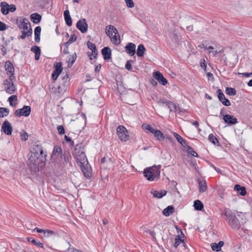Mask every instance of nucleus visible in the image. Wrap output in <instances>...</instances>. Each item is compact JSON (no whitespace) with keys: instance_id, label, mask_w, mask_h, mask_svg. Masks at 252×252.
Returning <instances> with one entry per match:
<instances>
[{"instance_id":"obj_1","label":"nucleus","mask_w":252,"mask_h":252,"mask_svg":"<svg viewBox=\"0 0 252 252\" xmlns=\"http://www.w3.org/2000/svg\"><path fill=\"white\" fill-rule=\"evenodd\" d=\"M46 153H44L41 145L34 144L31 150V155L29 158V166L31 169L33 166L35 170L39 171L40 168L45 165Z\"/></svg>"},{"instance_id":"obj_2","label":"nucleus","mask_w":252,"mask_h":252,"mask_svg":"<svg viewBox=\"0 0 252 252\" xmlns=\"http://www.w3.org/2000/svg\"><path fill=\"white\" fill-rule=\"evenodd\" d=\"M160 168L154 165L144 169V176L149 181L157 180L160 178Z\"/></svg>"},{"instance_id":"obj_3","label":"nucleus","mask_w":252,"mask_h":252,"mask_svg":"<svg viewBox=\"0 0 252 252\" xmlns=\"http://www.w3.org/2000/svg\"><path fill=\"white\" fill-rule=\"evenodd\" d=\"M225 216L226 217V220L228 222L230 226L236 230H238L240 227V223L236 216L229 209L226 210L225 211Z\"/></svg>"},{"instance_id":"obj_4","label":"nucleus","mask_w":252,"mask_h":252,"mask_svg":"<svg viewBox=\"0 0 252 252\" xmlns=\"http://www.w3.org/2000/svg\"><path fill=\"white\" fill-rule=\"evenodd\" d=\"M63 156V153L62 148L60 146H55L51 156L52 162L54 164L60 162L59 160L62 159Z\"/></svg>"},{"instance_id":"obj_5","label":"nucleus","mask_w":252,"mask_h":252,"mask_svg":"<svg viewBox=\"0 0 252 252\" xmlns=\"http://www.w3.org/2000/svg\"><path fill=\"white\" fill-rule=\"evenodd\" d=\"M16 24L18 27L22 31H26L31 27V25L29 20L24 17L20 16L17 17Z\"/></svg>"},{"instance_id":"obj_6","label":"nucleus","mask_w":252,"mask_h":252,"mask_svg":"<svg viewBox=\"0 0 252 252\" xmlns=\"http://www.w3.org/2000/svg\"><path fill=\"white\" fill-rule=\"evenodd\" d=\"M15 79L14 75L9 76L8 79H5L3 82L4 89L6 92L9 94H12L15 91V87L12 80Z\"/></svg>"},{"instance_id":"obj_7","label":"nucleus","mask_w":252,"mask_h":252,"mask_svg":"<svg viewBox=\"0 0 252 252\" xmlns=\"http://www.w3.org/2000/svg\"><path fill=\"white\" fill-rule=\"evenodd\" d=\"M117 134L122 141H126L129 137L128 132L126 128L120 125L117 128Z\"/></svg>"},{"instance_id":"obj_8","label":"nucleus","mask_w":252,"mask_h":252,"mask_svg":"<svg viewBox=\"0 0 252 252\" xmlns=\"http://www.w3.org/2000/svg\"><path fill=\"white\" fill-rule=\"evenodd\" d=\"M71 156L69 153H63V156L62 159L59 160L60 162L55 163V164H57L59 167L63 168L64 167L67 163H69L70 165L71 163Z\"/></svg>"},{"instance_id":"obj_9","label":"nucleus","mask_w":252,"mask_h":252,"mask_svg":"<svg viewBox=\"0 0 252 252\" xmlns=\"http://www.w3.org/2000/svg\"><path fill=\"white\" fill-rule=\"evenodd\" d=\"M31 108L30 106L25 105L22 108L18 109L15 111V115L16 117H28L30 115Z\"/></svg>"},{"instance_id":"obj_10","label":"nucleus","mask_w":252,"mask_h":252,"mask_svg":"<svg viewBox=\"0 0 252 252\" xmlns=\"http://www.w3.org/2000/svg\"><path fill=\"white\" fill-rule=\"evenodd\" d=\"M69 84V76L66 73L65 75L62 77V80L58 87V90L60 92L66 91Z\"/></svg>"},{"instance_id":"obj_11","label":"nucleus","mask_w":252,"mask_h":252,"mask_svg":"<svg viewBox=\"0 0 252 252\" xmlns=\"http://www.w3.org/2000/svg\"><path fill=\"white\" fill-rule=\"evenodd\" d=\"M79 166L85 177L90 178L92 176V170L90 166L89 165L88 161L85 162L84 165H80Z\"/></svg>"},{"instance_id":"obj_12","label":"nucleus","mask_w":252,"mask_h":252,"mask_svg":"<svg viewBox=\"0 0 252 252\" xmlns=\"http://www.w3.org/2000/svg\"><path fill=\"white\" fill-rule=\"evenodd\" d=\"M217 94L219 100L223 105L226 106H229L231 105L230 102L225 97L224 94L220 89H218L217 91Z\"/></svg>"},{"instance_id":"obj_13","label":"nucleus","mask_w":252,"mask_h":252,"mask_svg":"<svg viewBox=\"0 0 252 252\" xmlns=\"http://www.w3.org/2000/svg\"><path fill=\"white\" fill-rule=\"evenodd\" d=\"M55 70L53 71L52 74V77L53 80H56L58 78V76L62 72L63 68L62 67V63L58 62L56 63L54 65Z\"/></svg>"},{"instance_id":"obj_14","label":"nucleus","mask_w":252,"mask_h":252,"mask_svg":"<svg viewBox=\"0 0 252 252\" xmlns=\"http://www.w3.org/2000/svg\"><path fill=\"white\" fill-rule=\"evenodd\" d=\"M76 27L81 32H86L88 30V24L86 19L79 20L76 24Z\"/></svg>"},{"instance_id":"obj_15","label":"nucleus","mask_w":252,"mask_h":252,"mask_svg":"<svg viewBox=\"0 0 252 252\" xmlns=\"http://www.w3.org/2000/svg\"><path fill=\"white\" fill-rule=\"evenodd\" d=\"M73 156L75 158L78 166L80 165H84L85 162H88L86 154L78 155L76 153H73Z\"/></svg>"},{"instance_id":"obj_16","label":"nucleus","mask_w":252,"mask_h":252,"mask_svg":"<svg viewBox=\"0 0 252 252\" xmlns=\"http://www.w3.org/2000/svg\"><path fill=\"white\" fill-rule=\"evenodd\" d=\"M222 119L224 123L229 125H234L238 123L237 119L233 115L225 114Z\"/></svg>"},{"instance_id":"obj_17","label":"nucleus","mask_w":252,"mask_h":252,"mask_svg":"<svg viewBox=\"0 0 252 252\" xmlns=\"http://www.w3.org/2000/svg\"><path fill=\"white\" fill-rule=\"evenodd\" d=\"M153 77L158 80L161 85L165 86L167 84V79L164 77L163 75L159 71H157L154 73Z\"/></svg>"},{"instance_id":"obj_18","label":"nucleus","mask_w":252,"mask_h":252,"mask_svg":"<svg viewBox=\"0 0 252 252\" xmlns=\"http://www.w3.org/2000/svg\"><path fill=\"white\" fill-rule=\"evenodd\" d=\"M2 130L7 135H10L12 132V127L10 123L7 120L5 121L2 125Z\"/></svg>"},{"instance_id":"obj_19","label":"nucleus","mask_w":252,"mask_h":252,"mask_svg":"<svg viewBox=\"0 0 252 252\" xmlns=\"http://www.w3.org/2000/svg\"><path fill=\"white\" fill-rule=\"evenodd\" d=\"M126 53L130 56H133L136 52V46L133 43H128L125 47Z\"/></svg>"},{"instance_id":"obj_20","label":"nucleus","mask_w":252,"mask_h":252,"mask_svg":"<svg viewBox=\"0 0 252 252\" xmlns=\"http://www.w3.org/2000/svg\"><path fill=\"white\" fill-rule=\"evenodd\" d=\"M101 53L105 60H108L111 58V50L108 47H105L101 50Z\"/></svg>"},{"instance_id":"obj_21","label":"nucleus","mask_w":252,"mask_h":252,"mask_svg":"<svg viewBox=\"0 0 252 252\" xmlns=\"http://www.w3.org/2000/svg\"><path fill=\"white\" fill-rule=\"evenodd\" d=\"M113 32L114 34H118V31L117 29L112 25H109L106 26L105 29V33L107 36L111 37L113 35Z\"/></svg>"},{"instance_id":"obj_22","label":"nucleus","mask_w":252,"mask_h":252,"mask_svg":"<svg viewBox=\"0 0 252 252\" xmlns=\"http://www.w3.org/2000/svg\"><path fill=\"white\" fill-rule=\"evenodd\" d=\"M5 69L7 71V73H10V75H14V68L11 62L7 61L5 63Z\"/></svg>"},{"instance_id":"obj_23","label":"nucleus","mask_w":252,"mask_h":252,"mask_svg":"<svg viewBox=\"0 0 252 252\" xmlns=\"http://www.w3.org/2000/svg\"><path fill=\"white\" fill-rule=\"evenodd\" d=\"M151 193L152 194L155 198H161L166 194L167 191L165 190H162L160 191H158L154 189H152L151 190Z\"/></svg>"},{"instance_id":"obj_24","label":"nucleus","mask_w":252,"mask_h":252,"mask_svg":"<svg viewBox=\"0 0 252 252\" xmlns=\"http://www.w3.org/2000/svg\"><path fill=\"white\" fill-rule=\"evenodd\" d=\"M63 15L66 24L68 26H71L72 25V22L69 10L68 9L65 10L64 11Z\"/></svg>"},{"instance_id":"obj_25","label":"nucleus","mask_w":252,"mask_h":252,"mask_svg":"<svg viewBox=\"0 0 252 252\" xmlns=\"http://www.w3.org/2000/svg\"><path fill=\"white\" fill-rule=\"evenodd\" d=\"M41 16L37 13H34L30 15L31 20L34 24L39 23L41 20Z\"/></svg>"},{"instance_id":"obj_26","label":"nucleus","mask_w":252,"mask_h":252,"mask_svg":"<svg viewBox=\"0 0 252 252\" xmlns=\"http://www.w3.org/2000/svg\"><path fill=\"white\" fill-rule=\"evenodd\" d=\"M198 183L199 186V191L200 192H203L206 191L207 188V183L205 180H198Z\"/></svg>"},{"instance_id":"obj_27","label":"nucleus","mask_w":252,"mask_h":252,"mask_svg":"<svg viewBox=\"0 0 252 252\" xmlns=\"http://www.w3.org/2000/svg\"><path fill=\"white\" fill-rule=\"evenodd\" d=\"M73 153H76L78 155L85 154L82 144H76Z\"/></svg>"},{"instance_id":"obj_28","label":"nucleus","mask_w":252,"mask_h":252,"mask_svg":"<svg viewBox=\"0 0 252 252\" xmlns=\"http://www.w3.org/2000/svg\"><path fill=\"white\" fill-rule=\"evenodd\" d=\"M223 245L224 242L223 241H220L218 244L215 243H212L211 246L213 251L218 252L220 251L221 248Z\"/></svg>"},{"instance_id":"obj_29","label":"nucleus","mask_w":252,"mask_h":252,"mask_svg":"<svg viewBox=\"0 0 252 252\" xmlns=\"http://www.w3.org/2000/svg\"><path fill=\"white\" fill-rule=\"evenodd\" d=\"M21 32L22 34L19 37V39L21 38L22 39H25L26 37H28L31 36L32 33V27L29 28V29L28 30L22 31Z\"/></svg>"},{"instance_id":"obj_30","label":"nucleus","mask_w":252,"mask_h":252,"mask_svg":"<svg viewBox=\"0 0 252 252\" xmlns=\"http://www.w3.org/2000/svg\"><path fill=\"white\" fill-rule=\"evenodd\" d=\"M174 211V208L173 206L170 205L165 208L162 212L163 215L165 216H169L173 213Z\"/></svg>"},{"instance_id":"obj_31","label":"nucleus","mask_w":252,"mask_h":252,"mask_svg":"<svg viewBox=\"0 0 252 252\" xmlns=\"http://www.w3.org/2000/svg\"><path fill=\"white\" fill-rule=\"evenodd\" d=\"M234 189L242 196L246 194L247 191L244 187L241 186L239 185H236L234 187Z\"/></svg>"},{"instance_id":"obj_32","label":"nucleus","mask_w":252,"mask_h":252,"mask_svg":"<svg viewBox=\"0 0 252 252\" xmlns=\"http://www.w3.org/2000/svg\"><path fill=\"white\" fill-rule=\"evenodd\" d=\"M153 133L154 134L155 137L158 141H163L164 139V136L162 133L158 129H155Z\"/></svg>"},{"instance_id":"obj_33","label":"nucleus","mask_w":252,"mask_h":252,"mask_svg":"<svg viewBox=\"0 0 252 252\" xmlns=\"http://www.w3.org/2000/svg\"><path fill=\"white\" fill-rule=\"evenodd\" d=\"M146 49L142 44H140L138 46L136 54L139 57H142L144 56Z\"/></svg>"},{"instance_id":"obj_34","label":"nucleus","mask_w":252,"mask_h":252,"mask_svg":"<svg viewBox=\"0 0 252 252\" xmlns=\"http://www.w3.org/2000/svg\"><path fill=\"white\" fill-rule=\"evenodd\" d=\"M193 206L195 210L197 211H201L203 209L204 205L201 201L199 200H196L194 202Z\"/></svg>"},{"instance_id":"obj_35","label":"nucleus","mask_w":252,"mask_h":252,"mask_svg":"<svg viewBox=\"0 0 252 252\" xmlns=\"http://www.w3.org/2000/svg\"><path fill=\"white\" fill-rule=\"evenodd\" d=\"M43 235L45 237H49L51 236H58V233L51 230H44Z\"/></svg>"},{"instance_id":"obj_36","label":"nucleus","mask_w":252,"mask_h":252,"mask_svg":"<svg viewBox=\"0 0 252 252\" xmlns=\"http://www.w3.org/2000/svg\"><path fill=\"white\" fill-rule=\"evenodd\" d=\"M27 239L29 242H31L32 244L36 246L37 247L41 248H43V247H44L43 244L42 243H41L39 241L36 240L31 237V238L28 237L27 238Z\"/></svg>"},{"instance_id":"obj_37","label":"nucleus","mask_w":252,"mask_h":252,"mask_svg":"<svg viewBox=\"0 0 252 252\" xmlns=\"http://www.w3.org/2000/svg\"><path fill=\"white\" fill-rule=\"evenodd\" d=\"M209 139L211 143L214 144L215 145L219 146L220 145L219 140L217 139L216 137H215L213 134H210L209 135Z\"/></svg>"},{"instance_id":"obj_38","label":"nucleus","mask_w":252,"mask_h":252,"mask_svg":"<svg viewBox=\"0 0 252 252\" xmlns=\"http://www.w3.org/2000/svg\"><path fill=\"white\" fill-rule=\"evenodd\" d=\"M110 38L111 39L112 42L116 45H119L121 42L120 36L118 34V33L117 34H115L114 36L112 35Z\"/></svg>"},{"instance_id":"obj_39","label":"nucleus","mask_w":252,"mask_h":252,"mask_svg":"<svg viewBox=\"0 0 252 252\" xmlns=\"http://www.w3.org/2000/svg\"><path fill=\"white\" fill-rule=\"evenodd\" d=\"M77 58V55L75 53L73 54L69 58L68 61H67L68 63H69L68 65V67H71L75 61H76Z\"/></svg>"},{"instance_id":"obj_40","label":"nucleus","mask_w":252,"mask_h":252,"mask_svg":"<svg viewBox=\"0 0 252 252\" xmlns=\"http://www.w3.org/2000/svg\"><path fill=\"white\" fill-rule=\"evenodd\" d=\"M16 9V7L14 4H10L9 6V9L8 10H5L4 8H3L2 10V14L4 15H6L9 13V12H13Z\"/></svg>"},{"instance_id":"obj_41","label":"nucleus","mask_w":252,"mask_h":252,"mask_svg":"<svg viewBox=\"0 0 252 252\" xmlns=\"http://www.w3.org/2000/svg\"><path fill=\"white\" fill-rule=\"evenodd\" d=\"M9 110L8 109L4 107H0V117H4L8 116Z\"/></svg>"},{"instance_id":"obj_42","label":"nucleus","mask_w":252,"mask_h":252,"mask_svg":"<svg viewBox=\"0 0 252 252\" xmlns=\"http://www.w3.org/2000/svg\"><path fill=\"white\" fill-rule=\"evenodd\" d=\"M175 242L174 244V247L175 248H177L181 243H184V239H182L179 235H177L175 237Z\"/></svg>"},{"instance_id":"obj_43","label":"nucleus","mask_w":252,"mask_h":252,"mask_svg":"<svg viewBox=\"0 0 252 252\" xmlns=\"http://www.w3.org/2000/svg\"><path fill=\"white\" fill-rule=\"evenodd\" d=\"M17 100V96L16 95H12L8 98V101L10 103V105L12 107L15 106L16 105L17 103L16 102L14 103L13 102L16 101Z\"/></svg>"},{"instance_id":"obj_44","label":"nucleus","mask_w":252,"mask_h":252,"mask_svg":"<svg viewBox=\"0 0 252 252\" xmlns=\"http://www.w3.org/2000/svg\"><path fill=\"white\" fill-rule=\"evenodd\" d=\"M142 128L144 130H148L150 132L153 133L155 129L152 126L147 123H144L142 125Z\"/></svg>"},{"instance_id":"obj_45","label":"nucleus","mask_w":252,"mask_h":252,"mask_svg":"<svg viewBox=\"0 0 252 252\" xmlns=\"http://www.w3.org/2000/svg\"><path fill=\"white\" fill-rule=\"evenodd\" d=\"M225 93L228 95L233 96L236 94V91L234 88L227 87L225 89Z\"/></svg>"},{"instance_id":"obj_46","label":"nucleus","mask_w":252,"mask_h":252,"mask_svg":"<svg viewBox=\"0 0 252 252\" xmlns=\"http://www.w3.org/2000/svg\"><path fill=\"white\" fill-rule=\"evenodd\" d=\"M187 152L189 154H190L192 156L195 157H198V155L197 153L194 151V150L190 147H188V149H187Z\"/></svg>"},{"instance_id":"obj_47","label":"nucleus","mask_w":252,"mask_h":252,"mask_svg":"<svg viewBox=\"0 0 252 252\" xmlns=\"http://www.w3.org/2000/svg\"><path fill=\"white\" fill-rule=\"evenodd\" d=\"M167 106L169 109H170V111L173 110L176 111L177 106L174 102L170 101L169 102H167Z\"/></svg>"},{"instance_id":"obj_48","label":"nucleus","mask_w":252,"mask_h":252,"mask_svg":"<svg viewBox=\"0 0 252 252\" xmlns=\"http://www.w3.org/2000/svg\"><path fill=\"white\" fill-rule=\"evenodd\" d=\"M0 6L1 7V12L2 13L3 8H4L5 10H8L9 4L5 1H2L0 3Z\"/></svg>"},{"instance_id":"obj_49","label":"nucleus","mask_w":252,"mask_h":252,"mask_svg":"<svg viewBox=\"0 0 252 252\" xmlns=\"http://www.w3.org/2000/svg\"><path fill=\"white\" fill-rule=\"evenodd\" d=\"M87 45L88 48L92 51L95 50V49L96 48L95 44L91 42L90 41H87Z\"/></svg>"},{"instance_id":"obj_50","label":"nucleus","mask_w":252,"mask_h":252,"mask_svg":"<svg viewBox=\"0 0 252 252\" xmlns=\"http://www.w3.org/2000/svg\"><path fill=\"white\" fill-rule=\"evenodd\" d=\"M31 51L34 54L41 53V50L39 47L34 45L31 48Z\"/></svg>"},{"instance_id":"obj_51","label":"nucleus","mask_w":252,"mask_h":252,"mask_svg":"<svg viewBox=\"0 0 252 252\" xmlns=\"http://www.w3.org/2000/svg\"><path fill=\"white\" fill-rule=\"evenodd\" d=\"M57 130L58 131V133L60 135H63L64 134L65 130L63 126H58L57 127Z\"/></svg>"},{"instance_id":"obj_52","label":"nucleus","mask_w":252,"mask_h":252,"mask_svg":"<svg viewBox=\"0 0 252 252\" xmlns=\"http://www.w3.org/2000/svg\"><path fill=\"white\" fill-rule=\"evenodd\" d=\"M126 6L128 8H132L134 6V4L132 0H125Z\"/></svg>"},{"instance_id":"obj_53","label":"nucleus","mask_w":252,"mask_h":252,"mask_svg":"<svg viewBox=\"0 0 252 252\" xmlns=\"http://www.w3.org/2000/svg\"><path fill=\"white\" fill-rule=\"evenodd\" d=\"M77 39V36L75 34H71L69 39L67 41V43H72Z\"/></svg>"},{"instance_id":"obj_54","label":"nucleus","mask_w":252,"mask_h":252,"mask_svg":"<svg viewBox=\"0 0 252 252\" xmlns=\"http://www.w3.org/2000/svg\"><path fill=\"white\" fill-rule=\"evenodd\" d=\"M173 135L177 139V140L178 141V142L180 143H182V141H183L184 139L176 132H174Z\"/></svg>"},{"instance_id":"obj_55","label":"nucleus","mask_w":252,"mask_h":252,"mask_svg":"<svg viewBox=\"0 0 252 252\" xmlns=\"http://www.w3.org/2000/svg\"><path fill=\"white\" fill-rule=\"evenodd\" d=\"M171 37L175 40V42L178 41V34L176 30H174L173 31Z\"/></svg>"},{"instance_id":"obj_56","label":"nucleus","mask_w":252,"mask_h":252,"mask_svg":"<svg viewBox=\"0 0 252 252\" xmlns=\"http://www.w3.org/2000/svg\"><path fill=\"white\" fill-rule=\"evenodd\" d=\"M64 139L66 142H69L70 143V146H73L74 145V141L69 137L65 135Z\"/></svg>"},{"instance_id":"obj_57","label":"nucleus","mask_w":252,"mask_h":252,"mask_svg":"<svg viewBox=\"0 0 252 252\" xmlns=\"http://www.w3.org/2000/svg\"><path fill=\"white\" fill-rule=\"evenodd\" d=\"M131 62H132V61H127L125 65V68L129 71L131 70L132 69L131 64L130 63Z\"/></svg>"},{"instance_id":"obj_58","label":"nucleus","mask_w":252,"mask_h":252,"mask_svg":"<svg viewBox=\"0 0 252 252\" xmlns=\"http://www.w3.org/2000/svg\"><path fill=\"white\" fill-rule=\"evenodd\" d=\"M41 28L40 26L36 27L34 30V34H40Z\"/></svg>"},{"instance_id":"obj_59","label":"nucleus","mask_w":252,"mask_h":252,"mask_svg":"<svg viewBox=\"0 0 252 252\" xmlns=\"http://www.w3.org/2000/svg\"><path fill=\"white\" fill-rule=\"evenodd\" d=\"M21 139L23 141H26L28 139V134L26 132H24L23 134H21Z\"/></svg>"},{"instance_id":"obj_60","label":"nucleus","mask_w":252,"mask_h":252,"mask_svg":"<svg viewBox=\"0 0 252 252\" xmlns=\"http://www.w3.org/2000/svg\"><path fill=\"white\" fill-rule=\"evenodd\" d=\"M6 29V25L0 21V31H3Z\"/></svg>"},{"instance_id":"obj_61","label":"nucleus","mask_w":252,"mask_h":252,"mask_svg":"<svg viewBox=\"0 0 252 252\" xmlns=\"http://www.w3.org/2000/svg\"><path fill=\"white\" fill-rule=\"evenodd\" d=\"M239 75H242L246 77H249L251 76L252 75V72L251 73H248V72H245V73H238Z\"/></svg>"},{"instance_id":"obj_62","label":"nucleus","mask_w":252,"mask_h":252,"mask_svg":"<svg viewBox=\"0 0 252 252\" xmlns=\"http://www.w3.org/2000/svg\"><path fill=\"white\" fill-rule=\"evenodd\" d=\"M40 34H37V35L34 34V36H35L34 39H35V42L36 43H38L40 42Z\"/></svg>"},{"instance_id":"obj_63","label":"nucleus","mask_w":252,"mask_h":252,"mask_svg":"<svg viewBox=\"0 0 252 252\" xmlns=\"http://www.w3.org/2000/svg\"><path fill=\"white\" fill-rule=\"evenodd\" d=\"M148 233L154 239H156V232L154 231L149 230Z\"/></svg>"},{"instance_id":"obj_64","label":"nucleus","mask_w":252,"mask_h":252,"mask_svg":"<svg viewBox=\"0 0 252 252\" xmlns=\"http://www.w3.org/2000/svg\"><path fill=\"white\" fill-rule=\"evenodd\" d=\"M207 76L208 78L211 80H213L214 79L213 74L211 72L207 73Z\"/></svg>"}]
</instances>
